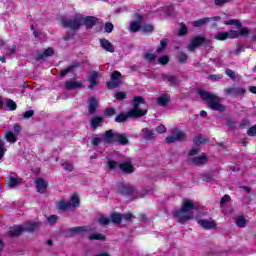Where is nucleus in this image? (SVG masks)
<instances>
[{"mask_svg": "<svg viewBox=\"0 0 256 256\" xmlns=\"http://www.w3.org/2000/svg\"><path fill=\"white\" fill-rule=\"evenodd\" d=\"M143 115H147V103L143 100V97L137 96L133 101V109L128 111L127 114H120L116 116V123H123V121H127L128 117H143Z\"/></svg>", "mask_w": 256, "mask_h": 256, "instance_id": "f257e3e1", "label": "nucleus"}, {"mask_svg": "<svg viewBox=\"0 0 256 256\" xmlns=\"http://www.w3.org/2000/svg\"><path fill=\"white\" fill-rule=\"evenodd\" d=\"M197 206L191 200H185L182 203L181 209L176 210L174 215L176 219H178L179 223H187V221H191L195 215V210Z\"/></svg>", "mask_w": 256, "mask_h": 256, "instance_id": "f03ea898", "label": "nucleus"}, {"mask_svg": "<svg viewBox=\"0 0 256 256\" xmlns=\"http://www.w3.org/2000/svg\"><path fill=\"white\" fill-rule=\"evenodd\" d=\"M198 94L203 101H206L209 109H212V111H225V106L221 104V98L219 96L203 90H200Z\"/></svg>", "mask_w": 256, "mask_h": 256, "instance_id": "7ed1b4c3", "label": "nucleus"}, {"mask_svg": "<svg viewBox=\"0 0 256 256\" xmlns=\"http://www.w3.org/2000/svg\"><path fill=\"white\" fill-rule=\"evenodd\" d=\"M61 25L68 29H72V31H77L81 29V25H83V15L76 14L72 17V19L61 17L60 18Z\"/></svg>", "mask_w": 256, "mask_h": 256, "instance_id": "20e7f679", "label": "nucleus"}, {"mask_svg": "<svg viewBox=\"0 0 256 256\" xmlns=\"http://www.w3.org/2000/svg\"><path fill=\"white\" fill-rule=\"evenodd\" d=\"M249 30L247 28H240L239 31L232 30L230 32H220L214 35L217 41H225L226 39H237V37H247Z\"/></svg>", "mask_w": 256, "mask_h": 256, "instance_id": "39448f33", "label": "nucleus"}, {"mask_svg": "<svg viewBox=\"0 0 256 256\" xmlns=\"http://www.w3.org/2000/svg\"><path fill=\"white\" fill-rule=\"evenodd\" d=\"M41 227V223H26L24 226H16L10 228L8 231V235L10 237H17L23 233V231H36V229H39Z\"/></svg>", "mask_w": 256, "mask_h": 256, "instance_id": "423d86ee", "label": "nucleus"}, {"mask_svg": "<svg viewBox=\"0 0 256 256\" xmlns=\"http://www.w3.org/2000/svg\"><path fill=\"white\" fill-rule=\"evenodd\" d=\"M108 167L109 169L115 171L117 169H121L123 173H134L135 172V167L131 163V160H127L123 162L122 164H119L113 160L108 161Z\"/></svg>", "mask_w": 256, "mask_h": 256, "instance_id": "0eeeda50", "label": "nucleus"}, {"mask_svg": "<svg viewBox=\"0 0 256 256\" xmlns=\"http://www.w3.org/2000/svg\"><path fill=\"white\" fill-rule=\"evenodd\" d=\"M187 139V136L183 131L179 130L178 128H175L172 130V135L166 137L167 143H175L177 141H185Z\"/></svg>", "mask_w": 256, "mask_h": 256, "instance_id": "6e6552de", "label": "nucleus"}, {"mask_svg": "<svg viewBox=\"0 0 256 256\" xmlns=\"http://www.w3.org/2000/svg\"><path fill=\"white\" fill-rule=\"evenodd\" d=\"M89 231H91V227L89 226L73 227L67 230L66 237H75V235H85V233H89Z\"/></svg>", "mask_w": 256, "mask_h": 256, "instance_id": "1a4fd4ad", "label": "nucleus"}, {"mask_svg": "<svg viewBox=\"0 0 256 256\" xmlns=\"http://www.w3.org/2000/svg\"><path fill=\"white\" fill-rule=\"evenodd\" d=\"M197 223L200 225V227H202V229H217V223L213 219H199L197 220Z\"/></svg>", "mask_w": 256, "mask_h": 256, "instance_id": "9d476101", "label": "nucleus"}, {"mask_svg": "<svg viewBox=\"0 0 256 256\" xmlns=\"http://www.w3.org/2000/svg\"><path fill=\"white\" fill-rule=\"evenodd\" d=\"M120 83L121 73L119 71L113 72L111 81L108 82L109 89H115V87H119Z\"/></svg>", "mask_w": 256, "mask_h": 256, "instance_id": "9b49d317", "label": "nucleus"}, {"mask_svg": "<svg viewBox=\"0 0 256 256\" xmlns=\"http://www.w3.org/2000/svg\"><path fill=\"white\" fill-rule=\"evenodd\" d=\"M35 183L38 193H47V187H49L48 181L44 180L43 178H37Z\"/></svg>", "mask_w": 256, "mask_h": 256, "instance_id": "f8f14e48", "label": "nucleus"}, {"mask_svg": "<svg viewBox=\"0 0 256 256\" xmlns=\"http://www.w3.org/2000/svg\"><path fill=\"white\" fill-rule=\"evenodd\" d=\"M203 43H205V37H194L188 45V51H194L196 47H199V45H203Z\"/></svg>", "mask_w": 256, "mask_h": 256, "instance_id": "ddd939ff", "label": "nucleus"}, {"mask_svg": "<svg viewBox=\"0 0 256 256\" xmlns=\"http://www.w3.org/2000/svg\"><path fill=\"white\" fill-rule=\"evenodd\" d=\"M226 95H244L245 94V89L241 88V87H230V88H226L225 90Z\"/></svg>", "mask_w": 256, "mask_h": 256, "instance_id": "4468645a", "label": "nucleus"}, {"mask_svg": "<svg viewBox=\"0 0 256 256\" xmlns=\"http://www.w3.org/2000/svg\"><path fill=\"white\" fill-rule=\"evenodd\" d=\"M81 87H83V82L81 81L70 80L65 83V88L68 89V91H73V89H81Z\"/></svg>", "mask_w": 256, "mask_h": 256, "instance_id": "2eb2a0df", "label": "nucleus"}, {"mask_svg": "<svg viewBox=\"0 0 256 256\" xmlns=\"http://www.w3.org/2000/svg\"><path fill=\"white\" fill-rule=\"evenodd\" d=\"M97 24V18L93 16H83L82 25H85L87 29H91L94 25Z\"/></svg>", "mask_w": 256, "mask_h": 256, "instance_id": "dca6fc26", "label": "nucleus"}, {"mask_svg": "<svg viewBox=\"0 0 256 256\" xmlns=\"http://www.w3.org/2000/svg\"><path fill=\"white\" fill-rule=\"evenodd\" d=\"M100 45H101L102 49H104V51H108V53L115 52V47L107 39H100Z\"/></svg>", "mask_w": 256, "mask_h": 256, "instance_id": "f3484780", "label": "nucleus"}, {"mask_svg": "<svg viewBox=\"0 0 256 256\" xmlns=\"http://www.w3.org/2000/svg\"><path fill=\"white\" fill-rule=\"evenodd\" d=\"M8 187H10L11 189H13V187H17L19 185H21V179L19 178V176L17 175H11L8 178Z\"/></svg>", "mask_w": 256, "mask_h": 256, "instance_id": "a211bd4d", "label": "nucleus"}, {"mask_svg": "<svg viewBox=\"0 0 256 256\" xmlns=\"http://www.w3.org/2000/svg\"><path fill=\"white\" fill-rule=\"evenodd\" d=\"M88 104H89L88 111H89L90 115H93V113H95V111H97L99 102L97 101V98L91 97L88 100Z\"/></svg>", "mask_w": 256, "mask_h": 256, "instance_id": "6ab92c4d", "label": "nucleus"}, {"mask_svg": "<svg viewBox=\"0 0 256 256\" xmlns=\"http://www.w3.org/2000/svg\"><path fill=\"white\" fill-rule=\"evenodd\" d=\"M156 101L160 107H167V104L171 101V96L168 94H162Z\"/></svg>", "mask_w": 256, "mask_h": 256, "instance_id": "aec40b11", "label": "nucleus"}, {"mask_svg": "<svg viewBox=\"0 0 256 256\" xmlns=\"http://www.w3.org/2000/svg\"><path fill=\"white\" fill-rule=\"evenodd\" d=\"M234 221L236 223V227H239V229H245V227H247L248 220H246L242 215L236 216Z\"/></svg>", "mask_w": 256, "mask_h": 256, "instance_id": "412c9836", "label": "nucleus"}, {"mask_svg": "<svg viewBox=\"0 0 256 256\" xmlns=\"http://www.w3.org/2000/svg\"><path fill=\"white\" fill-rule=\"evenodd\" d=\"M56 207H57V209H59V211H72L69 201H67V200H60L56 204Z\"/></svg>", "mask_w": 256, "mask_h": 256, "instance_id": "4be33fe9", "label": "nucleus"}, {"mask_svg": "<svg viewBox=\"0 0 256 256\" xmlns=\"http://www.w3.org/2000/svg\"><path fill=\"white\" fill-rule=\"evenodd\" d=\"M115 143H119L120 145H127L129 143V139H127V136L125 134H119L115 133Z\"/></svg>", "mask_w": 256, "mask_h": 256, "instance_id": "5701e85b", "label": "nucleus"}, {"mask_svg": "<svg viewBox=\"0 0 256 256\" xmlns=\"http://www.w3.org/2000/svg\"><path fill=\"white\" fill-rule=\"evenodd\" d=\"M97 79H99V74L97 72H92L90 73V76H89V83L90 85L88 86L89 89H93L95 87V85H97Z\"/></svg>", "mask_w": 256, "mask_h": 256, "instance_id": "b1692460", "label": "nucleus"}, {"mask_svg": "<svg viewBox=\"0 0 256 256\" xmlns=\"http://www.w3.org/2000/svg\"><path fill=\"white\" fill-rule=\"evenodd\" d=\"M142 133H143V138L146 139V141H151L155 139V132H153V130L149 128H144L142 130Z\"/></svg>", "mask_w": 256, "mask_h": 256, "instance_id": "393cba45", "label": "nucleus"}, {"mask_svg": "<svg viewBox=\"0 0 256 256\" xmlns=\"http://www.w3.org/2000/svg\"><path fill=\"white\" fill-rule=\"evenodd\" d=\"M70 209L73 211V209H77V207H79L80 205V201H79V196H77V194H73L70 198Z\"/></svg>", "mask_w": 256, "mask_h": 256, "instance_id": "a878e982", "label": "nucleus"}, {"mask_svg": "<svg viewBox=\"0 0 256 256\" xmlns=\"http://www.w3.org/2000/svg\"><path fill=\"white\" fill-rule=\"evenodd\" d=\"M103 140L105 143H115V133H113V130L106 131Z\"/></svg>", "mask_w": 256, "mask_h": 256, "instance_id": "bb28decb", "label": "nucleus"}, {"mask_svg": "<svg viewBox=\"0 0 256 256\" xmlns=\"http://www.w3.org/2000/svg\"><path fill=\"white\" fill-rule=\"evenodd\" d=\"M142 23H141V17H139L138 21H134L130 23V31H133V33H137V31H141Z\"/></svg>", "mask_w": 256, "mask_h": 256, "instance_id": "cd10ccee", "label": "nucleus"}, {"mask_svg": "<svg viewBox=\"0 0 256 256\" xmlns=\"http://www.w3.org/2000/svg\"><path fill=\"white\" fill-rule=\"evenodd\" d=\"M192 163L194 165H205L207 163V155L203 154L202 156L193 158Z\"/></svg>", "mask_w": 256, "mask_h": 256, "instance_id": "c85d7f7f", "label": "nucleus"}, {"mask_svg": "<svg viewBox=\"0 0 256 256\" xmlns=\"http://www.w3.org/2000/svg\"><path fill=\"white\" fill-rule=\"evenodd\" d=\"M211 21V18H202L192 22L193 27H203V25H207Z\"/></svg>", "mask_w": 256, "mask_h": 256, "instance_id": "c756f323", "label": "nucleus"}, {"mask_svg": "<svg viewBox=\"0 0 256 256\" xmlns=\"http://www.w3.org/2000/svg\"><path fill=\"white\" fill-rule=\"evenodd\" d=\"M5 139L8 143H17V136L11 131L5 133Z\"/></svg>", "mask_w": 256, "mask_h": 256, "instance_id": "7c9ffc66", "label": "nucleus"}, {"mask_svg": "<svg viewBox=\"0 0 256 256\" xmlns=\"http://www.w3.org/2000/svg\"><path fill=\"white\" fill-rule=\"evenodd\" d=\"M88 239H90V241H105V235L101 234V233H94V234H90L88 236Z\"/></svg>", "mask_w": 256, "mask_h": 256, "instance_id": "2f4dec72", "label": "nucleus"}, {"mask_svg": "<svg viewBox=\"0 0 256 256\" xmlns=\"http://www.w3.org/2000/svg\"><path fill=\"white\" fill-rule=\"evenodd\" d=\"M101 123H103V118L101 117H94L91 121V127L92 129H97V127L101 126Z\"/></svg>", "mask_w": 256, "mask_h": 256, "instance_id": "473e14b6", "label": "nucleus"}, {"mask_svg": "<svg viewBox=\"0 0 256 256\" xmlns=\"http://www.w3.org/2000/svg\"><path fill=\"white\" fill-rule=\"evenodd\" d=\"M123 219V216L121 214L114 213L111 215V221L112 223H115L116 225H119Z\"/></svg>", "mask_w": 256, "mask_h": 256, "instance_id": "72a5a7b5", "label": "nucleus"}, {"mask_svg": "<svg viewBox=\"0 0 256 256\" xmlns=\"http://www.w3.org/2000/svg\"><path fill=\"white\" fill-rule=\"evenodd\" d=\"M144 58L146 59V61L153 63V61H155V59H157V56L155 54H153L151 51H147L144 53Z\"/></svg>", "mask_w": 256, "mask_h": 256, "instance_id": "f704fd0d", "label": "nucleus"}, {"mask_svg": "<svg viewBox=\"0 0 256 256\" xmlns=\"http://www.w3.org/2000/svg\"><path fill=\"white\" fill-rule=\"evenodd\" d=\"M77 68V65H71L69 66L68 68L62 70L60 72V76L61 77H65V75L69 74V73H72V71H75V69Z\"/></svg>", "mask_w": 256, "mask_h": 256, "instance_id": "c9c22d12", "label": "nucleus"}, {"mask_svg": "<svg viewBox=\"0 0 256 256\" xmlns=\"http://www.w3.org/2000/svg\"><path fill=\"white\" fill-rule=\"evenodd\" d=\"M55 53V50L53 48L46 49L42 55L38 57V59H45V57H51Z\"/></svg>", "mask_w": 256, "mask_h": 256, "instance_id": "e433bc0d", "label": "nucleus"}, {"mask_svg": "<svg viewBox=\"0 0 256 256\" xmlns=\"http://www.w3.org/2000/svg\"><path fill=\"white\" fill-rule=\"evenodd\" d=\"M141 31L143 33H153V25H151V24H142Z\"/></svg>", "mask_w": 256, "mask_h": 256, "instance_id": "4c0bfd02", "label": "nucleus"}, {"mask_svg": "<svg viewBox=\"0 0 256 256\" xmlns=\"http://www.w3.org/2000/svg\"><path fill=\"white\" fill-rule=\"evenodd\" d=\"M6 106L10 111H15V109H17V104L11 99L6 100Z\"/></svg>", "mask_w": 256, "mask_h": 256, "instance_id": "58836bf2", "label": "nucleus"}, {"mask_svg": "<svg viewBox=\"0 0 256 256\" xmlns=\"http://www.w3.org/2000/svg\"><path fill=\"white\" fill-rule=\"evenodd\" d=\"M62 167H63L64 171L71 172L73 170V164H71V162H69V161H64L62 163Z\"/></svg>", "mask_w": 256, "mask_h": 256, "instance_id": "ea45409f", "label": "nucleus"}, {"mask_svg": "<svg viewBox=\"0 0 256 256\" xmlns=\"http://www.w3.org/2000/svg\"><path fill=\"white\" fill-rule=\"evenodd\" d=\"M5 153H7V148H5V142H3V140H0V159L2 157H5Z\"/></svg>", "mask_w": 256, "mask_h": 256, "instance_id": "a19ab883", "label": "nucleus"}, {"mask_svg": "<svg viewBox=\"0 0 256 256\" xmlns=\"http://www.w3.org/2000/svg\"><path fill=\"white\" fill-rule=\"evenodd\" d=\"M224 25H235L236 27H241V22L239 20L231 19L224 22Z\"/></svg>", "mask_w": 256, "mask_h": 256, "instance_id": "79ce46f5", "label": "nucleus"}, {"mask_svg": "<svg viewBox=\"0 0 256 256\" xmlns=\"http://www.w3.org/2000/svg\"><path fill=\"white\" fill-rule=\"evenodd\" d=\"M155 131L156 133H159V134L167 133V127H165V125L163 124H160L156 127Z\"/></svg>", "mask_w": 256, "mask_h": 256, "instance_id": "37998d69", "label": "nucleus"}, {"mask_svg": "<svg viewBox=\"0 0 256 256\" xmlns=\"http://www.w3.org/2000/svg\"><path fill=\"white\" fill-rule=\"evenodd\" d=\"M169 63V56H162L158 59L159 65H167Z\"/></svg>", "mask_w": 256, "mask_h": 256, "instance_id": "c03bdc74", "label": "nucleus"}, {"mask_svg": "<svg viewBox=\"0 0 256 256\" xmlns=\"http://www.w3.org/2000/svg\"><path fill=\"white\" fill-rule=\"evenodd\" d=\"M111 220H109V218L105 217V216H101L100 218H98V223H100V225H109Z\"/></svg>", "mask_w": 256, "mask_h": 256, "instance_id": "a18cd8bd", "label": "nucleus"}, {"mask_svg": "<svg viewBox=\"0 0 256 256\" xmlns=\"http://www.w3.org/2000/svg\"><path fill=\"white\" fill-rule=\"evenodd\" d=\"M114 97L116 99H118V101H123V99H125V97H127V94L124 92H117Z\"/></svg>", "mask_w": 256, "mask_h": 256, "instance_id": "49530a36", "label": "nucleus"}, {"mask_svg": "<svg viewBox=\"0 0 256 256\" xmlns=\"http://www.w3.org/2000/svg\"><path fill=\"white\" fill-rule=\"evenodd\" d=\"M167 47V40H161L160 41V47L157 49V53H161V51H163V49H165Z\"/></svg>", "mask_w": 256, "mask_h": 256, "instance_id": "de8ad7c7", "label": "nucleus"}, {"mask_svg": "<svg viewBox=\"0 0 256 256\" xmlns=\"http://www.w3.org/2000/svg\"><path fill=\"white\" fill-rule=\"evenodd\" d=\"M195 145H203L205 143V139H203L201 136H196L194 138Z\"/></svg>", "mask_w": 256, "mask_h": 256, "instance_id": "09e8293b", "label": "nucleus"}, {"mask_svg": "<svg viewBox=\"0 0 256 256\" xmlns=\"http://www.w3.org/2000/svg\"><path fill=\"white\" fill-rule=\"evenodd\" d=\"M179 35H187V26L185 24L180 25Z\"/></svg>", "mask_w": 256, "mask_h": 256, "instance_id": "8fccbe9b", "label": "nucleus"}, {"mask_svg": "<svg viewBox=\"0 0 256 256\" xmlns=\"http://www.w3.org/2000/svg\"><path fill=\"white\" fill-rule=\"evenodd\" d=\"M48 223H49V225H55L57 223V216L52 215V216L48 217Z\"/></svg>", "mask_w": 256, "mask_h": 256, "instance_id": "3c124183", "label": "nucleus"}, {"mask_svg": "<svg viewBox=\"0 0 256 256\" xmlns=\"http://www.w3.org/2000/svg\"><path fill=\"white\" fill-rule=\"evenodd\" d=\"M104 30L106 33H111L113 31V24L112 23H106L104 26Z\"/></svg>", "mask_w": 256, "mask_h": 256, "instance_id": "603ef678", "label": "nucleus"}, {"mask_svg": "<svg viewBox=\"0 0 256 256\" xmlns=\"http://www.w3.org/2000/svg\"><path fill=\"white\" fill-rule=\"evenodd\" d=\"M100 143H101V138L94 137V138H92V140H91V144H92L94 147H97V145H99Z\"/></svg>", "mask_w": 256, "mask_h": 256, "instance_id": "864d4df0", "label": "nucleus"}, {"mask_svg": "<svg viewBox=\"0 0 256 256\" xmlns=\"http://www.w3.org/2000/svg\"><path fill=\"white\" fill-rule=\"evenodd\" d=\"M248 135L250 137H255L256 135V125L255 126H252L249 130H248Z\"/></svg>", "mask_w": 256, "mask_h": 256, "instance_id": "5fc2aeb1", "label": "nucleus"}, {"mask_svg": "<svg viewBox=\"0 0 256 256\" xmlns=\"http://www.w3.org/2000/svg\"><path fill=\"white\" fill-rule=\"evenodd\" d=\"M164 80L168 83H175L177 81V78H175V76H165Z\"/></svg>", "mask_w": 256, "mask_h": 256, "instance_id": "6e6d98bb", "label": "nucleus"}, {"mask_svg": "<svg viewBox=\"0 0 256 256\" xmlns=\"http://www.w3.org/2000/svg\"><path fill=\"white\" fill-rule=\"evenodd\" d=\"M180 63H186L187 62V54L181 53L178 57Z\"/></svg>", "mask_w": 256, "mask_h": 256, "instance_id": "4d7b16f0", "label": "nucleus"}, {"mask_svg": "<svg viewBox=\"0 0 256 256\" xmlns=\"http://www.w3.org/2000/svg\"><path fill=\"white\" fill-rule=\"evenodd\" d=\"M231 197L229 195H225L221 201H220V205L221 207H223V205H225V203H227L228 201H230Z\"/></svg>", "mask_w": 256, "mask_h": 256, "instance_id": "13d9d810", "label": "nucleus"}, {"mask_svg": "<svg viewBox=\"0 0 256 256\" xmlns=\"http://www.w3.org/2000/svg\"><path fill=\"white\" fill-rule=\"evenodd\" d=\"M133 218H134V216L131 213L122 215V219H125V221H131V219H133Z\"/></svg>", "mask_w": 256, "mask_h": 256, "instance_id": "bf43d9fd", "label": "nucleus"}, {"mask_svg": "<svg viewBox=\"0 0 256 256\" xmlns=\"http://www.w3.org/2000/svg\"><path fill=\"white\" fill-rule=\"evenodd\" d=\"M33 113H34L33 110L26 111L23 114L24 119H29L30 117H33Z\"/></svg>", "mask_w": 256, "mask_h": 256, "instance_id": "052dcab7", "label": "nucleus"}, {"mask_svg": "<svg viewBox=\"0 0 256 256\" xmlns=\"http://www.w3.org/2000/svg\"><path fill=\"white\" fill-rule=\"evenodd\" d=\"M105 115H108L109 117L115 115V109H113V108H108V109L105 111Z\"/></svg>", "mask_w": 256, "mask_h": 256, "instance_id": "680f3d73", "label": "nucleus"}, {"mask_svg": "<svg viewBox=\"0 0 256 256\" xmlns=\"http://www.w3.org/2000/svg\"><path fill=\"white\" fill-rule=\"evenodd\" d=\"M199 151H201L199 148H192L189 152L190 157H193V155H197V153H199Z\"/></svg>", "mask_w": 256, "mask_h": 256, "instance_id": "e2e57ef3", "label": "nucleus"}, {"mask_svg": "<svg viewBox=\"0 0 256 256\" xmlns=\"http://www.w3.org/2000/svg\"><path fill=\"white\" fill-rule=\"evenodd\" d=\"M210 79H212V81H219L223 79V75H210Z\"/></svg>", "mask_w": 256, "mask_h": 256, "instance_id": "0e129e2a", "label": "nucleus"}, {"mask_svg": "<svg viewBox=\"0 0 256 256\" xmlns=\"http://www.w3.org/2000/svg\"><path fill=\"white\" fill-rule=\"evenodd\" d=\"M226 75L230 77V79H235V72H233V70H226Z\"/></svg>", "mask_w": 256, "mask_h": 256, "instance_id": "69168bd1", "label": "nucleus"}, {"mask_svg": "<svg viewBox=\"0 0 256 256\" xmlns=\"http://www.w3.org/2000/svg\"><path fill=\"white\" fill-rule=\"evenodd\" d=\"M14 133L15 135H19V133H21V126L19 124L14 125Z\"/></svg>", "mask_w": 256, "mask_h": 256, "instance_id": "338daca9", "label": "nucleus"}, {"mask_svg": "<svg viewBox=\"0 0 256 256\" xmlns=\"http://www.w3.org/2000/svg\"><path fill=\"white\" fill-rule=\"evenodd\" d=\"M231 0H215V5H225V3H229Z\"/></svg>", "mask_w": 256, "mask_h": 256, "instance_id": "774afa93", "label": "nucleus"}]
</instances>
